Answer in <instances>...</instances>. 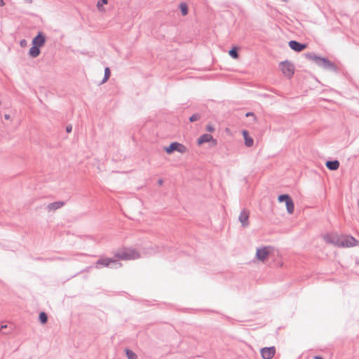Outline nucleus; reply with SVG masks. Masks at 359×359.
<instances>
[{
	"mask_svg": "<svg viewBox=\"0 0 359 359\" xmlns=\"http://www.w3.org/2000/svg\"><path fill=\"white\" fill-rule=\"evenodd\" d=\"M305 56L307 59L313 61L318 66L326 70H330L334 72H337L339 70L337 66L326 57L318 56L313 53H307L305 54Z\"/></svg>",
	"mask_w": 359,
	"mask_h": 359,
	"instance_id": "f257e3e1",
	"label": "nucleus"
},
{
	"mask_svg": "<svg viewBox=\"0 0 359 359\" xmlns=\"http://www.w3.org/2000/svg\"><path fill=\"white\" fill-rule=\"evenodd\" d=\"M324 239L326 243H332L339 247H354L359 245V241L351 236H346L339 238L327 235Z\"/></svg>",
	"mask_w": 359,
	"mask_h": 359,
	"instance_id": "f03ea898",
	"label": "nucleus"
},
{
	"mask_svg": "<svg viewBox=\"0 0 359 359\" xmlns=\"http://www.w3.org/2000/svg\"><path fill=\"white\" fill-rule=\"evenodd\" d=\"M46 41V37L45 34L42 32H39L32 39V46L29 50V55L32 58L38 57L41 53L40 48L45 45Z\"/></svg>",
	"mask_w": 359,
	"mask_h": 359,
	"instance_id": "7ed1b4c3",
	"label": "nucleus"
},
{
	"mask_svg": "<svg viewBox=\"0 0 359 359\" xmlns=\"http://www.w3.org/2000/svg\"><path fill=\"white\" fill-rule=\"evenodd\" d=\"M121 266V263L117 259L101 257L95 264L96 269L101 267H108L111 269H118Z\"/></svg>",
	"mask_w": 359,
	"mask_h": 359,
	"instance_id": "20e7f679",
	"label": "nucleus"
},
{
	"mask_svg": "<svg viewBox=\"0 0 359 359\" xmlns=\"http://www.w3.org/2000/svg\"><path fill=\"white\" fill-rule=\"evenodd\" d=\"M140 257V253L136 250L130 248L125 249L122 252L116 254V257L122 260L135 259Z\"/></svg>",
	"mask_w": 359,
	"mask_h": 359,
	"instance_id": "39448f33",
	"label": "nucleus"
},
{
	"mask_svg": "<svg viewBox=\"0 0 359 359\" xmlns=\"http://www.w3.org/2000/svg\"><path fill=\"white\" fill-rule=\"evenodd\" d=\"M279 66L285 76L287 77L288 79H290L293 76L294 73V67L291 62L288 60L281 62H280Z\"/></svg>",
	"mask_w": 359,
	"mask_h": 359,
	"instance_id": "423d86ee",
	"label": "nucleus"
},
{
	"mask_svg": "<svg viewBox=\"0 0 359 359\" xmlns=\"http://www.w3.org/2000/svg\"><path fill=\"white\" fill-rule=\"evenodd\" d=\"M187 149L184 144L177 142H173L170 144L167 147H165V151L167 154H170L174 151H178L180 154H184Z\"/></svg>",
	"mask_w": 359,
	"mask_h": 359,
	"instance_id": "0eeeda50",
	"label": "nucleus"
},
{
	"mask_svg": "<svg viewBox=\"0 0 359 359\" xmlns=\"http://www.w3.org/2000/svg\"><path fill=\"white\" fill-rule=\"evenodd\" d=\"M206 142H210L211 145L215 147L217 144V140L214 139L212 135L208 133L203 134L198 140L197 144L201 145Z\"/></svg>",
	"mask_w": 359,
	"mask_h": 359,
	"instance_id": "6e6552de",
	"label": "nucleus"
},
{
	"mask_svg": "<svg viewBox=\"0 0 359 359\" xmlns=\"http://www.w3.org/2000/svg\"><path fill=\"white\" fill-rule=\"evenodd\" d=\"M260 353L263 359H271L276 353V348L274 346L264 347L261 348Z\"/></svg>",
	"mask_w": 359,
	"mask_h": 359,
	"instance_id": "1a4fd4ad",
	"label": "nucleus"
},
{
	"mask_svg": "<svg viewBox=\"0 0 359 359\" xmlns=\"http://www.w3.org/2000/svg\"><path fill=\"white\" fill-rule=\"evenodd\" d=\"M269 246L257 248L256 252V257L260 261H265L269 256Z\"/></svg>",
	"mask_w": 359,
	"mask_h": 359,
	"instance_id": "9d476101",
	"label": "nucleus"
},
{
	"mask_svg": "<svg viewBox=\"0 0 359 359\" xmlns=\"http://www.w3.org/2000/svg\"><path fill=\"white\" fill-rule=\"evenodd\" d=\"M288 46L292 50L296 52H301L307 47L306 43H302L295 40L290 41Z\"/></svg>",
	"mask_w": 359,
	"mask_h": 359,
	"instance_id": "9b49d317",
	"label": "nucleus"
},
{
	"mask_svg": "<svg viewBox=\"0 0 359 359\" xmlns=\"http://www.w3.org/2000/svg\"><path fill=\"white\" fill-rule=\"evenodd\" d=\"M249 212L245 209L243 210L238 217V219L242 224L243 227L249 226Z\"/></svg>",
	"mask_w": 359,
	"mask_h": 359,
	"instance_id": "f8f14e48",
	"label": "nucleus"
},
{
	"mask_svg": "<svg viewBox=\"0 0 359 359\" xmlns=\"http://www.w3.org/2000/svg\"><path fill=\"white\" fill-rule=\"evenodd\" d=\"M66 204L65 201H60L49 203L46 208L48 212L55 211L57 209L61 208Z\"/></svg>",
	"mask_w": 359,
	"mask_h": 359,
	"instance_id": "ddd939ff",
	"label": "nucleus"
},
{
	"mask_svg": "<svg viewBox=\"0 0 359 359\" xmlns=\"http://www.w3.org/2000/svg\"><path fill=\"white\" fill-rule=\"evenodd\" d=\"M326 167L330 170H337L339 167V161L338 160L327 161L325 163Z\"/></svg>",
	"mask_w": 359,
	"mask_h": 359,
	"instance_id": "4468645a",
	"label": "nucleus"
},
{
	"mask_svg": "<svg viewBox=\"0 0 359 359\" xmlns=\"http://www.w3.org/2000/svg\"><path fill=\"white\" fill-rule=\"evenodd\" d=\"M243 133V138H244V140H245V144L248 147H250L253 145L254 144V140L249 135V133L247 130H243L242 132Z\"/></svg>",
	"mask_w": 359,
	"mask_h": 359,
	"instance_id": "2eb2a0df",
	"label": "nucleus"
},
{
	"mask_svg": "<svg viewBox=\"0 0 359 359\" xmlns=\"http://www.w3.org/2000/svg\"><path fill=\"white\" fill-rule=\"evenodd\" d=\"M39 320L40 323L43 325L46 324L48 322V315L46 312L41 311L39 315Z\"/></svg>",
	"mask_w": 359,
	"mask_h": 359,
	"instance_id": "dca6fc26",
	"label": "nucleus"
},
{
	"mask_svg": "<svg viewBox=\"0 0 359 359\" xmlns=\"http://www.w3.org/2000/svg\"><path fill=\"white\" fill-rule=\"evenodd\" d=\"M286 208L287 210V212L290 214L293 213L294 209V205L292 199L290 200L289 201H287L285 203Z\"/></svg>",
	"mask_w": 359,
	"mask_h": 359,
	"instance_id": "f3484780",
	"label": "nucleus"
},
{
	"mask_svg": "<svg viewBox=\"0 0 359 359\" xmlns=\"http://www.w3.org/2000/svg\"><path fill=\"white\" fill-rule=\"evenodd\" d=\"M180 11L182 13V15H187L188 14V12H189V8H188V6L186 3H181L180 4Z\"/></svg>",
	"mask_w": 359,
	"mask_h": 359,
	"instance_id": "a211bd4d",
	"label": "nucleus"
},
{
	"mask_svg": "<svg viewBox=\"0 0 359 359\" xmlns=\"http://www.w3.org/2000/svg\"><path fill=\"white\" fill-rule=\"evenodd\" d=\"M291 199H292V198L290 196V195L286 194H280L278 197V201L280 203L285 202L286 203L287 201H289Z\"/></svg>",
	"mask_w": 359,
	"mask_h": 359,
	"instance_id": "6ab92c4d",
	"label": "nucleus"
},
{
	"mask_svg": "<svg viewBox=\"0 0 359 359\" xmlns=\"http://www.w3.org/2000/svg\"><path fill=\"white\" fill-rule=\"evenodd\" d=\"M125 352L128 359H137V355L132 350L126 348Z\"/></svg>",
	"mask_w": 359,
	"mask_h": 359,
	"instance_id": "aec40b11",
	"label": "nucleus"
},
{
	"mask_svg": "<svg viewBox=\"0 0 359 359\" xmlns=\"http://www.w3.org/2000/svg\"><path fill=\"white\" fill-rule=\"evenodd\" d=\"M229 55L233 58V59H237L238 57H239V55H238V48L236 47H233L229 51Z\"/></svg>",
	"mask_w": 359,
	"mask_h": 359,
	"instance_id": "412c9836",
	"label": "nucleus"
},
{
	"mask_svg": "<svg viewBox=\"0 0 359 359\" xmlns=\"http://www.w3.org/2000/svg\"><path fill=\"white\" fill-rule=\"evenodd\" d=\"M110 75H111V71H110L109 67H105L104 78H103L101 83H105L109 79Z\"/></svg>",
	"mask_w": 359,
	"mask_h": 359,
	"instance_id": "4be33fe9",
	"label": "nucleus"
},
{
	"mask_svg": "<svg viewBox=\"0 0 359 359\" xmlns=\"http://www.w3.org/2000/svg\"><path fill=\"white\" fill-rule=\"evenodd\" d=\"M12 330L11 327H8L7 325H1L0 327V331L5 334H9Z\"/></svg>",
	"mask_w": 359,
	"mask_h": 359,
	"instance_id": "5701e85b",
	"label": "nucleus"
},
{
	"mask_svg": "<svg viewBox=\"0 0 359 359\" xmlns=\"http://www.w3.org/2000/svg\"><path fill=\"white\" fill-rule=\"evenodd\" d=\"M201 118V115L198 113H196V114H194L193 115H191L189 120L190 122H195L198 120H199L200 118Z\"/></svg>",
	"mask_w": 359,
	"mask_h": 359,
	"instance_id": "b1692460",
	"label": "nucleus"
},
{
	"mask_svg": "<svg viewBox=\"0 0 359 359\" xmlns=\"http://www.w3.org/2000/svg\"><path fill=\"white\" fill-rule=\"evenodd\" d=\"M205 130L208 132L212 133V132L215 131V128H214V126L212 125L208 124V125L206 126Z\"/></svg>",
	"mask_w": 359,
	"mask_h": 359,
	"instance_id": "393cba45",
	"label": "nucleus"
},
{
	"mask_svg": "<svg viewBox=\"0 0 359 359\" xmlns=\"http://www.w3.org/2000/svg\"><path fill=\"white\" fill-rule=\"evenodd\" d=\"M27 41L25 39H22L20 41V45L21 47H25L27 46Z\"/></svg>",
	"mask_w": 359,
	"mask_h": 359,
	"instance_id": "a878e982",
	"label": "nucleus"
},
{
	"mask_svg": "<svg viewBox=\"0 0 359 359\" xmlns=\"http://www.w3.org/2000/svg\"><path fill=\"white\" fill-rule=\"evenodd\" d=\"M72 130V126L71 124H69L66 126V132L69 133Z\"/></svg>",
	"mask_w": 359,
	"mask_h": 359,
	"instance_id": "bb28decb",
	"label": "nucleus"
},
{
	"mask_svg": "<svg viewBox=\"0 0 359 359\" xmlns=\"http://www.w3.org/2000/svg\"><path fill=\"white\" fill-rule=\"evenodd\" d=\"M245 116H246L247 117H248V116H255V114H254V113H253V112H248V113L246 114V115H245Z\"/></svg>",
	"mask_w": 359,
	"mask_h": 359,
	"instance_id": "cd10ccee",
	"label": "nucleus"
},
{
	"mask_svg": "<svg viewBox=\"0 0 359 359\" xmlns=\"http://www.w3.org/2000/svg\"><path fill=\"white\" fill-rule=\"evenodd\" d=\"M4 118L6 120H9L11 118V116L9 114H4Z\"/></svg>",
	"mask_w": 359,
	"mask_h": 359,
	"instance_id": "c85d7f7f",
	"label": "nucleus"
},
{
	"mask_svg": "<svg viewBox=\"0 0 359 359\" xmlns=\"http://www.w3.org/2000/svg\"><path fill=\"white\" fill-rule=\"evenodd\" d=\"M313 359H323V358L322 356H320V355H315L313 357Z\"/></svg>",
	"mask_w": 359,
	"mask_h": 359,
	"instance_id": "c756f323",
	"label": "nucleus"
},
{
	"mask_svg": "<svg viewBox=\"0 0 359 359\" xmlns=\"http://www.w3.org/2000/svg\"><path fill=\"white\" fill-rule=\"evenodd\" d=\"M163 180H161V179H160V180L158 181V184L159 185H162V184H163Z\"/></svg>",
	"mask_w": 359,
	"mask_h": 359,
	"instance_id": "7c9ffc66",
	"label": "nucleus"
},
{
	"mask_svg": "<svg viewBox=\"0 0 359 359\" xmlns=\"http://www.w3.org/2000/svg\"><path fill=\"white\" fill-rule=\"evenodd\" d=\"M100 2H102L103 4H107L108 2V0H100Z\"/></svg>",
	"mask_w": 359,
	"mask_h": 359,
	"instance_id": "2f4dec72",
	"label": "nucleus"
},
{
	"mask_svg": "<svg viewBox=\"0 0 359 359\" xmlns=\"http://www.w3.org/2000/svg\"><path fill=\"white\" fill-rule=\"evenodd\" d=\"M24 1L27 4H32V0H24Z\"/></svg>",
	"mask_w": 359,
	"mask_h": 359,
	"instance_id": "473e14b6",
	"label": "nucleus"
},
{
	"mask_svg": "<svg viewBox=\"0 0 359 359\" xmlns=\"http://www.w3.org/2000/svg\"><path fill=\"white\" fill-rule=\"evenodd\" d=\"M4 5V2L3 0H0V6H2Z\"/></svg>",
	"mask_w": 359,
	"mask_h": 359,
	"instance_id": "72a5a7b5",
	"label": "nucleus"
},
{
	"mask_svg": "<svg viewBox=\"0 0 359 359\" xmlns=\"http://www.w3.org/2000/svg\"><path fill=\"white\" fill-rule=\"evenodd\" d=\"M97 7H98V8H99L100 6H102V4H100V1H98V3H97Z\"/></svg>",
	"mask_w": 359,
	"mask_h": 359,
	"instance_id": "f704fd0d",
	"label": "nucleus"
},
{
	"mask_svg": "<svg viewBox=\"0 0 359 359\" xmlns=\"http://www.w3.org/2000/svg\"><path fill=\"white\" fill-rule=\"evenodd\" d=\"M51 259H52V260H54V259H55V258ZM55 259H62V258H60V257H57V258H55Z\"/></svg>",
	"mask_w": 359,
	"mask_h": 359,
	"instance_id": "c9c22d12",
	"label": "nucleus"
},
{
	"mask_svg": "<svg viewBox=\"0 0 359 359\" xmlns=\"http://www.w3.org/2000/svg\"><path fill=\"white\" fill-rule=\"evenodd\" d=\"M358 208H359V199L358 201Z\"/></svg>",
	"mask_w": 359,
	"mask_h": 359,
	"instance_id": "e433bc0d",
	"label": "nucleus"
},
{
	"mask_svg": "<svg viewBox=\"0 0 359 359\" xmlns=\"http://www.w3.org/2000/svg\"><path fill=\"white\" fill-rule=\"evenodd\" d=\"M1 104V101L0 100V105Z\"/></svg>",
	"mask_w": 359,
	"mask_h": 359,
	"instance_id": "4c0bfd02",
	"label": "nucleus"
}]
</instances>
